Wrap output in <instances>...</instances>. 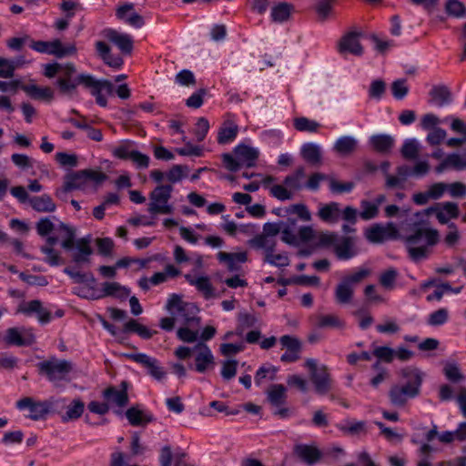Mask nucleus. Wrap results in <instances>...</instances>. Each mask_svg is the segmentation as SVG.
<instances>
[{
    "mask_svg": "<svg viewBox=\"0 0 466 466\" xmlns=\"http://www.w3.org/2000/svg\"><path fill=\"white\" fill-rule=\"evenodd\" d=\"M434 213L441 224L448 223L459 216V207L453 202L439 203L414 215V219L407 225L405 246L410 257L419 261L425 258L431 247L439 241V233L431 228L429 217Z\"/></svg>",
    "mask_w": 466,
    "mask_h": 466,
    "instance_id": "1",
    "label": "nucleus"
},
{
    "mask_svg": "<svg viewBox=\"0 0 466 466\" xmlns=\"http://www.w3.org/2000/svg\"><path fill=\"white\" fill-rule=\"evenodd\" d=\"M44 75L48 78L56 76L55 84L59 91L66 95H71L78 85H83L95 97L96 104L102 107L107 106V97L114 92V86L110 81L96 80L87 74L76 75V68L71 64H46L44 66Z\"/></svg>",
    "mask_w": 466,
    "mask_h": 466,
    "instance_id": "2",
    "label": "nucleus"
},
{
    "mask_svg": "<svg viewBox=\"0 0 466 466\" xmlns=\"http://www.w3.org/2000/svg\"><path fill=\"white\" fill-rule=\"evenodd\" d=\"M166 309L173 318H163L160 320V327L165 330H171L174 327L175 320H182L187 324L196 322L199 324V319L196 316L198 308L192 303H185L181 297L173 294L168 299Z\"/></svg>",
    "mask_w": 466,
    "mask_h": 466,
    "instance_id": "3",
    "label": "nucleus"
},
{
    "mask_svg": "<svg viewBox=\"0 0 466 466\" xmlns=\"http://www.w3.org/2000/svg\"><path fill=\"white\" fill-rule=\"evenodd\" d=\"M406 382L394 386L390 391V400L394 405H403L408 400L415 398L422 382V372L415 368H408L402 371Z\"/></svg>",
    "mask_w": 466,
    "mask_h": 466,
    "instance_id": "4",
    "label": "nucleus"
},
{
    "mask_svg": "<svg viewBox=\"0 0 466 466\" xmlns=\"http://www.w3.org/2000/svg\"><path fill=\"white\" fill-rule=\"evenodd\" d=\"M175 355L179 360H186L190 356L195 360V370L199 373H204L215 365V358L210 348L200 341L193 347L180 346L175 350Z\"/></svg>",
    "mask_w": 466,
    "mask_h": 466,
    "instance_id": "5",
    "label": "nucleus"
},
{
    "mask_svg": "<svg viewBox=\"0 0 466 466\" xmlns=\"http://www.w3.org/2000/svg\"><path fill=\"white\" fill-rule=\"evenodd\" d=\"M410 222H409L410 224ZM408 223L401 224L398 228L394 223H387L386 225L375 224L365 230L366 238L371 243H381L386 240L403 238L408 232L406 230Z\"/></svg>",
    "mask_w": 466,
    "mask_h": 466,
    "instance_id": "6",
    "label": "nucleus"
},
{
    "mask_svg": "<svg viewBox=\"0 0 466 466\" xmlns=\"http://www.w3.org/2000/svg\"><path fill=\"white\" fill-rule=\"evenodd\" d=\"M304 366L309 370L315 391L319 395L326 394L331 386L329 374L325 365H319L315 359H308Z\"/></svg>",
    "mask_w": 466,
    "mask_h": 466,
    "instance_id": "7",
    "label": "nucleus"
},
{
    "mask_svg": "<svg viewBox=\"0 0 466 466\" xmlns=\"http://www.w3.org/2000/svg\"><path fill=\"white\" fill-rule=\"evenodd\" d=\"M40 370L54 383L69 380L72 365L66 360H51L40 363Z\"/></svg>",
    "mask_w": 466,
    "mask_h": 466,
    "instance_id": "8",
    "label": "nucleus"
},
{
    "mask_svg": "<svg viewBox=\"0 0 466 466\" xmlns=\"http://www.w3.org/2000/svg\"><path fill=\"white\" fill-rule=\"evenodd\" d=\"M172 187L170 186L157 187L150 196L149 212L153 214H170L173 210L172 206L168 203Z\"/></svg>",
    "mask_w": 466,
    "mask_h": 466,
    "instance_id": "9",
    "label": "nucleus"
},
{
    "mask_svg": "<svg viewBox=\"0 0 466 466\" xmlns=\"http://www.w3.org/2000/svg\"><path fill=\"white\" fill-rule=\"evenodd\" d=\"M30 47L38 53L53 55L59 58L76 52L74 46L70 45L65 46L58 39L52 41H34L31 43Z\"/></svg>",
    "mask_w": 466,
    "mask_h": 466,
    "instance_id": "10",
    "label": "nucleus"
},
{
    "mask_svg": "<svg viewBox=\"0 0 466 466\" xmlns=\"http://www.w3.org/2000/svg\"><path fill=\"white\" fill-rule=\"evenodd\" d=\"M99 175L93 171H81L66 177L65 182L66 190L82 189L95 187L99 183Z\"/></svg>",
    "mask_w": 466,
    "mask_h": 466,
    "instance_id": "11",
    "label": "nucleus"
},
{
    "mask_svg": "<svg viewBox=\"0 0 466 466\" xmlns=\"http://www.w3.org/2000/svg\"><path fill=\"white\" fill-rule=\"evenodd\" d=\"M16 408L26 411L25 416L35 420L43 419L50 410L48 402L37 401L32 398L21 399L16 402Z\"/></svg>",
    "mask_w": 466,
    "mask_h": 466,
    "instance_id": "12",
    "label": "nucleus"
},
{
    "mask_svg": "<svg viewBox=\"0 0 466 466\" xmlns=\"http://www.w3.org/2000/svg\"><path fill=\"white\" fill-rule=\"evenodd\" d=\"M16 313L30 317L35 316L42 324L48 323L51 320V313L36 299L22 301L17 307Z\"/></svg>",
    "mask_w": 466,
    "mask_h": 466,
    "instance_id": "13",
    "label": "nucleus"
},
{
    "mask_svg": "<svg viewBox=\"0 0 466 466\" xmlns=\"http://www.w3.org/2000/svg\"><path fill=\"white\" fill-rule=\"evenodd\" d=\"M57 242H60L62 248L66 250H73L75 243L74 231L71 228L59 221L57 222V228L54 236L47 238V243L50 246Z\"/></svg>",
    "mask_w": 466,
    "mask_h": 466,
    "instance_id": "14",
    "label": "nucleus"
},
{
    "mask_svg": "<svg viewBox=\"0 0 466 466\" xmlns=\"http://www.w3.org/2000/svg\"><path fill=\"white\" fill-rule=\"evenodd\" d=\"M185 279L191 286L195 287L205 299H211L215 296V289L208 275L192 272L186 274Z\"/></svg>",
    "mask_w": 466,
    "mask_h": 466,
    "instance_id": "15",
    "label": "nucleus"
},
{
    "mask_svg": "<svg viewBox=\"0 0 466 466\" xmlns=\"http://www.w3.org/2000/svg\"><path fill=\"white\" fill-rule=\"evenodd\" d=\"M116 15L120 21L134 28H141L145 24L144 18L137 13L133 4L128 3L118 6Z\"/></svg>",
    "mask_w": 466,
    "mask_h": 466,
    "instance_id": "16",
    "label": "nucleus"
},
{
    "mask_svg": "<svg viewBox=\"0 0 466 466\" xmlns=\"http://www.w3.org/2000/svg\"><path fill=\"white\" fill-rule=\"evenodd\" d=\"M104 399L111 408L123 409L128 401L127 390L125 387V383H122V387L109 388L103 393Z\"/></svg>",
    "mask_w": 466,
    "mask_h": 466,
    "instance_id": "17",
    "label": "nucleus"
},
{
    "mask_svg": "<svg viewBox=\"0 0 466 466\" xmlns=\"http://www.w3.org/2000/svg\"><path fill=\"white\" fill-rule=\"evenodd\" d=\"M339 52L340 54H352L360 56L363 52L360 43V35L356 32L345 34L339 43Z\"/></svg>",
    "mask_w": 466,
    "mask_h": 466,
    "instance_id": "18",
    "label": "nucleus"
},
{
    "mask_svg": "<svg viewBox=\"0 0 466 466\" xmlns=\"http://www.w3.org/2000/svg\"><path fill=\"white\" fill-rule=\"evenodd\" d=\"M4 339L7 344L22 346L31 344L35 337L30 329L11 328L7 329Z\"/></svg>",
    "mask_w": 466,
    "mask_h": 466,
    "instance_id": "19",
    "label": "nucleus"
},
{
    "mask_svg": "<svg viewBox=\"0 0 466 466\" xmlns=\"http://www.w3.org/2000/svg\"><path fill=\"white\" fill-rule=\"evenodd\" d=\"M105 36L124 54H130L133 49V39L130 35L114 29L105 30Z\"/></svg>",
    "mask_w": 466,
    "mask_h": 466,
    "instance_id": "20",
    "label": "nucleus"
},
{
    "mask_svg": "<svg viewBox=\"0 0 466 466\" xmlns=\"http://www.w3.org/2000/svg\"><path fill=\"white\" fill-rule=\"evenodd\" d=\"M334 249L337 257L342 260H348L358 254L355 238L352 237H338Z\"/></svg>",
    "mask_w": 466,
    "mask_h": 466,
    "instance_id": "21",
    "label": "nucleus"
},
{
    "mask_svg": "<svg viewBox=\"0 0 466 466\" xmlns=\"http://www.w3.org/2000/svg\"><path fill=\"white\" fill-rule=\"evenodd\" d=\"M280 343L287 350L281 355L280 360L284 362H293L299 358L300 342L298 339L285 335L280 338Z\"/></svg>",
    "mask_w": 466,
    "mask_h": 466,
    "instance_id": "22",
    "label": "nucleus"
},
{
    "mask_svg": "<svg viewBox=\"0 0 466 466\" xmlns=\"http://www.w3.org/2000/svg\"><path fill=\"white\" fill-rule=\"evenodd\" d=\"M234 155L244 167H253L258 157V149L242 143L238 144L234 148Z\"/></svg>",
    "mask_w": 466,
    "mask_h": 466,
    "instance_id": "23",
    "label": "nucleus"
},
{
    "mask_svg": "<svg viewBox=\"0 0 466 466\" xmlns=\"http://www.w3.org/2000/svg\"><path fill=\"white\" fill-rule=\"evenodd\" d=\"M238 133V125L233 119H226L218 131V143L220 145L231 144Z\"/></svg>",
    "mask_w": 466,
    "mask_h": 466,
    "instance_id": "24",
    "label": "nucleus"
},
{
    "mask_svg": "<svg viewBox=\"0 0 466 466\" xmlns=\"http://www.w3.org/2000/svg\"><path fill=\"white\" fill-rule=\"evenodd\" d=\"M370 147L380 154H388L395 145V139L388 134H375L369 137Z\"/></svg>",
    "mask_w": 466,
    "mask_h": 466,
    "instance_id": "25",
    "label": "nucleus"
},
{
    "mask_svg": "<svg viewBox=\"0 0 466 466\" xmlns=\"http://www.w3.org/2000/svg\"><path fill=\"white\" fill-rule=\"evenodd\" d=\"M466 168V153H452L448 155L435 168L441 174L446 169L462 170Z\"/></svg>",
    "mask_w": 466,
    "mask_h": 466,
    "instance_id": "26",
    "label": "nucleus"
},
{
    "mask_svg": "<svg viewBox=\"0 0 466 466\" xmlns=\"http://www.w3.org/2000/svg\"><path fill=\"white\" fill-rule=\"evenodd\" d=\"M299 459L309 466L317 463L321 458L320 451L314 445L299 444L295 447Z\"/></svg>",
    "mask_w": 466,
    "mask_h": 466,
    "instance_id": "27",
    "label": "nucleus"
},
{
    "mask_svg": "<svg viewBox=\"0 0 466 466\" xmlns=\"http://www.w3.org/2000/svg\"><path fill=\"white\" fill-rule=\"evenodd\" d=\"M217 258L220 263L227 265L229 271L233 272L238 271L240 268V265L247 261L248 255L245 251L236 253L220 251L217 254Z\"/></svg>",
    "mask_w": 466,
    "mask_h": 466,
    "instance_id": "28",
    "label": "nucleus"
},
{
    "mask_svg": "<svg viewBox=\"0 0 466 466\" xmlns=\"http://www.w3.org/2000/svg\"><path fill=\"white\" fill-rule=\"evenodd\" d=\"M99 299L103 297H114L120 299H127L130 290L117 282H105L98 290Z\"/></svg>",
    "mask_w": 466,
    "mask_h": 466,
    "instance_id": "29",
    "label": "nucleus"
},
{
    "mask_svg": "<svg viewBox=\"0 0 466 466\" xmlns=\"http://www.w3.org/2000/svg\"><path fill=\"white\" fill-rule=\"evenodd\" d=\"M96 50L103 61L115 69H119L123 66V59L117 56L113 55L110 51V47L102 41H98L96 44Z\"/></svg>",
    "mask_w": 466,
    "mask_h": 466,
    "instance_id": "30",
    "label": "nucleus"
},
{
    "mask_svg": "<svg viewBox=\"0 0 466 466\" xmlns=\"http://www.w3.org/2000/svg\"><path fill=\"white\" fill-rule=\"evenodd\" d=\"M318 216L324 222L330 224L337 223L341 217L340 205L337 202L321 205L319 208Z\"/></svg>",
    "mask_w": 466,
    "mask_h": 466,
    "instance_id": "31",
    "label": "nucleus"
},
{
    "mask_svg": "<svg viewBox=\"0 0 466 466\" xmlns=\"http://www.w3.org/2000/svg\"><path fill=\"white\" fill-rule=\"evenodd\" d=\"M385 200L384 195H380L373 201L362 200L360 202L361 211L360 212V217L364 220L374 218L378 215L380 206Z\"/></svg>",
    "mask_w": 466,
    "mask_h": 466,
    "instance_id": "32",
    "label": "nucleus"
},
{
    "mask_svg": "<svg viewBox=\"0 0 466 466\" xmlns=\"http://www.w3.org/2000/svg\"><path fill=\"white\" fill-rule=\"evenodd\" d=\"M429 170V162L427 160H420L413 167H410L409 166L399 167L397 174H399L402 178L410 177H424Z\"/></svg>",
    "mask_w": 466,
    "mask_h": 466,
    "instance_id": "33",
    "label": "nucleus"
},
{
    "mask_svg": "<svg viewBox=\"0 0 466 466\" xmlns=\"http://www.w3.org/2000/svg\"><path fill=\"white\" fill-rule=\"evenodd\" d=\"M23 90L32 98L50 102L53 100L55 93L52 88L47 86H39L35 84L22 86Z\"/></svg>",
    "mask_w": 466,
    "mask_h": 466,
    "instance_id": "34",
    "label": "nucleus"
},
{
    "mask_svg": "<svg viewBox=\"0 0 466 466\" xmlns=\"http://www.w3.org/2000/svg\"><path fill=\"white\" fill-rule=\"evenodd\" d=\"M302 157L310 164H318L321 159V147L319 144L309 142L301 146Z\"/></svg>",
    "mask_w": 466,
    "mask_h": 466,
    "instance_id": "35",
    "label": "nucleus"
},
{
    "mask_svg": "<svg viewBox=\"0 0 466 466\" xmlns=\"http://www.w3.org/2000/svg\"><path fill=\"white\" fill-rule=\"evenodd\" d=\"M358 146V140L353 136H341L334 143L333 149L340 155L352 153Z\"/></svg>",
    "mask_w": 466,
    "mask_h": 466,
    "instance_id": "36",
    "label": "nucleus"
},
{
    "mask_svg": "<svg viewBox=\"0 0 466 466\" xmlns=\"http://www.w3.org/2000/svg\"><path fill=\"white\" fill-rule=\"evenodd\" d=\"M198 229L199 230H208V227L205 224H196L193 227H180L179 234L180 237L187 242L192 245H196L199 239H201V236L198 233Z\"/></svg>",
    "mask_w": 466,
    "mask_h": 466,
    "instance_id": "37",
    "label": "nucleus"
},
{
    "mask_svg": "<svg viewBox=\"0 0 466 466\" xmlns=\"http://www.w3.org/2000/svg\"><path fill=\"white\" fill-rule=\"evenodd\" d=\"M31 207L37 212H54L56 204L47 195L34 197L29 199Z\"/></svg>",
    "mask_w": 466,
    "mask_h": 466,
    "instance_id": "38",
    "label": "nucleus"
},
{
    "mask_svg": "<svg viewBox=\"0 0 466 466\" xmlns=\"http://www.w3.org/2000/svg\"><path fill=\"white\" fill-rule=\"evenodd\" d=\"M128 421L134 426L144 425L151 420V417L145 410L139 407H132L126 412Z\"/></svg>",
    "mask_w": 466,
    "mask_h": 466,
    "instance_id": "39",
    "label": "nucleus"
},
{
    "mask_svg": "<svg viewBox=\"0 0 466 466\" xmlns=\"http://www.w3.org/2000/svg\"><path fill=\"white\" fill-rule=\"evenodd\" d=\"M431 103L436 106H444L451 101V95L446 86H435L431 92Z\"/></svg>",
    "mask_w": 466,
    "mask_h": 466,
    "instance_id": "40",
    "label": "nucleus"
},
{
    "mask_svg": "<svg viewBox=\"0 0 466 466\" xmlns=\"http://www.w3.org/2000/svg\"><path fill=\"white\" fill-rule=\"evenodd\" d=\"M249 245L256 249H261L265 253V258L268 255L269 252L274 250L275 243L271 239V238L259 235L249 240Z\"/></svg>",
    "mask_w": 466,
    "mask_h": 466,
    "instance_id": "41",
    "label": "nucleus"
},
{
    "mask_svg": "<svg viewBox=\"0 0 466 466\" xmlns=\"http://www.w3.org/2000/svg\"><path fill=\"white\" fill-rule=\"evenodd\" d=\"M292 6L287 3H279L271 8V19L276 23L286 21L291 12Z\"/></svg>",
    "mask_w": 466,
    "mask_h": 466,
    "instance_id": "42",
    "label": "nucleus"
},
{
    "mask_svg": "<svg viewBox=\"0 0 466 466\" xmlns=\"http://www.w3.org/2000/svg\"><path fill=\"white\" fill-rule=\"evenodd\" d=\"M339 429L346 433L358 434L365 431L366 423L363 420H345L339 422Z\"/></svg>",
    "mask_w": 466,
    "mask_h": 466,
    "instance_id": "43",
    "label": "nucleus"
},
{
    "mask_svg": "<svg viewBox=\"0 0 466 466\" xmlns=\"http://www.w3.org/2000/svg\"><path fill=\"white\" fill-rule=\"evenodd\" d=\"M182 141L185 143V147L176 148V152L183 157H201L203 155V147L198 145H194L187 140V137L183 136Z\"/></svg>",
    "mask_w": 466,
    "mask_h": 466,
    "instance_id": "44",
    "label": "nucleus"
},
{
    "mask_svg": "<svg viewBox=\"0 0 466 466\" xmlns=\"http://www.w3.org/2000/svg\"><path fill=\"white\" fill-rule=\"evenodd\" d=\"M304 177V169L299 168L293 175L287 177L284 183L293 194L303 187L302 181Z\"/></svg>",
    "mask_w": 466,
    "mask_h": 466,
    "instance_id": "45",
    "label": "nucleus"
},
{
    "mask_svg": "<svg viewBox=\"0 0 466 466\" xmlns=\"http://www.w3.org/2000/svg\"><path fill=\"white\" fill-rule=\"evenodd\" d=\"M85 405L80 400H74L71 404L66 408V413L63 416V420L67 421L70 420L78 419L84 412Z\"/></svg>",
    "mask_w": 466,
    "mask_h": 466,
    "instance_id": "46",
    "label": "nucleus"
},
{
    "mask_svg": "<svg viewBox=\"0 0 466 466\" xmlns=\"http://www.w3.org/2000/svg\"><path fill=\"white\" fill-rule=\"evenodd\" d=\"M420 149V142L416 138L406 139L401 147V155L407 159L417 157Z\"/></svg>",
    "mask_w": 466,
    "mask_h": 466,
    "instance_id": "47",
    "label": "nucleus"
},
{
    "mask_svg": "<svg viewBox=\"0 0 466 466\" xmlns=\"http://www.w3.org/2000/svg\"><path fill=\"white\" fill-rule=\"evenodd\" d=\"M353 294V286L345 279L339 283L336 289V299L340 303L350 302Z\"/></svg>",
    "mask_w": 466,
    "mask_h": 466,
    "instance_id": "48",
    "label": "nucleus"
},
{
    "mask_svg": "<svg viewBox=\"0 0 466 466\" xmlns=\"http://www.w3.org/2000/svg\"><path fill=\"white\" fill-rule=\"evenodd\" d=\"M277 372L278 369L273 365L268 364L260 367L255 376L256 384L260 385L264 380H274Z\"/></svg>",
    "mask_w": 466,
    "mask_h": 466,
    "instance_id": "49",
    "label": "nucleus"
},
{
    "mask_svg": "<svg viewBox=\"0 0 466 466\" xmlns=\"http://www.w3.org/2000/svg\"><path fill=\"white\" fill-rule=\"evenodd\" d=\"M285 397L286 388L282 385H273L268 391V399L275 406L282 404Z\"/></svg>",
    "mask_w": 466,
    "mask_h": 466,
    "instance_id": "50",
    "label": "nucleus"
},
{
    "mask_svg": "<svg viewBox=\"0 0 466 466\" xmlns=\"http://www.w3.org/2000/svg\"><path fill=\"white\" fill-rule=\"evenodd\" d=\"M57 224H55L50 218H41L36 224L37 233L42 237H53L56 233Z\"/></svg>",
    "mask_w": 466,
    "mask_h": 466,
    "instance_id": "51",
    "label": "nucleus"
},
{
    "mask_svg": "<svg viewBox=\"0 0 466 466\" xmlns=\"http://www.w3.org/2000/svg\"><path fill=\"white\" fill-rule=\"evenodd\" d=\"M96 284H81L74 288V293L78 297L97 299H99L98 290L95 289Z\"/></svg>",
    "mask_w": 466,
    "mask_h": 466,
    "instance_id": "52",
    "label": "nucleus"
},
{
    "mask_svg": "<svg viewBox=\"0 0 466 466\" xmlns=\"http://www.w3.org/2000/svg\"><path fill=\"white\" fill-rule=\"evenodd\" d=\"M386 91V84L381 79H375L371 81L368 95L370 99L380 101L381 100Z\"/></svg>",
    "mask_w": 466,
    "mask_h": 466,
    "instance_id": "53",
    "label": "nucleus"
},
{
    "mask_svg": "<svg viewBox=\"0 0 466 466\" xmlns=\"http://www.w3.org/2000/svg\"><path fill=\"white\" fill-rule=\"evenodd\" d=\"M167 280V273L157 272L151 278L143 277L138 280L141 289L147 290L151 286H156Z\"/></svg>",
    "mask_w": 466,
    "mask_h": 466,
    "instance_id": "54",
    "label": "nucleus"
},
{
    "mask_svg": "<svg viewBox=\"0 0 466 466\" xmlns=\"http://www.w3.org/2000/svg\"><path fill=\"white\" fill-rule=\"evenodd\" d=\"M64 272L67 274L75 283L81 284H96V279L91 274L81 273L70 268H65Z\"/></svg>",
    "mask_w": 466,
    "mask_h": 466,
    "instance_id": "55",
    "label": "nucleus"
},
{
    "mask_svg": "<svg viewBox=\"0 0 466 466\" xmlns=\"http://www.w3.org/2000/svg\"><path fill=\"white\" fill-rule=\"evenodd\" d=\"M295 224L296 222L292 221L291 225H287L285 228H282L281 239L289 245L299 246L298 232L295 229Z\"/></svg>",
    "mask_w": 466,
    "mask_h": 466,
    "instance_id": "56",
    "label": "nucleus"
},
{
    "mask_svg": "<svg viewBox=\"0 0 466 466\" xmlns=\"http://www.w3.org/2000/svg\"><path fill=\"white\" fill-rule=\"evenodd\" d=\"M436 436H438L439 440L441 441V442H445V443H450L451 441H453L454 440H458L457 439V433H456V431H443L441 433H438L437 430H436V427H434L433 429L430 430L427 434H426V440L428 441H432Z\"/></svg>",
    "mask_w": 466,
    "mask_h": 466,
    "instance_id": "57",
    "label": "nucleus"
},
{
    "mask_svg": "<svg viewBox=\"0 0 466 466\" xmlns=\"http://www.w3.org/2000/svg\"><path fill=\"white\" fill-rule=\"evenodd\" d=\"M294 127L299 131L316 132L319 124L307 117H298L294 120Z\"/></svg>",
    "mask_w": 466,
    "mask_h": 466,
    "instance_id": "58",
    "label": "nucleus"
},
{
    "mask_svg": "<svg viewBox=\"0 0 466 466\" xmlns=\"http://www.w3.org/2000/svg\"><path fill=\"white\" fill-rule=\"evenodd\" d=\"M187 167L186 166L175 165L166 174V177L169 182L177 183L186 177Z\"/></svg>",
    "mask_w": 466,
    "mask_h": 466,
    "instance_id": "59",
    "label": "nucleus"
},
{
    "mask_svg": "<svg viewBox=\"0 0 466 466\" xmlns=\"http://www.w3.org/2000/svg\"><path fill=\"white\" fill-rule=\"evenodd\" d=\"M409 92V86L405 79H397L391 84V93L394 98L398 100L403 99Z\"/></svg>",
    "mask_w": 466,
    "mask_h": 466,
    "instance_id": "60",
    "label": "nucleus"
},
{
    "mask_svg": "<svg viewBox=\"0 0 466 466\" xmlns=\"http://www.w3.org/2000/svg\"><path fill=\"white\" fill-rule=\"evenodd\" d=\"M398 276V271L394 268H389L383 271L380 276V283L386 289H392Z\"/></svg>",
    "mask_w": 466,
    "mask_h": 466,
    "instance_id": "61",
    "label": "nucleus"
},
{
    "mask_svg": "<svg viewBox=\"0 0 466 466\" xmlns=\"http://www.w3.org/2000/svg\"><path fill=\"white\" fill-rule=\"evenodd\" d=\"M209 123L208 120L205 117H199L195 125V128L193 133L196 137V139L200 142L203 141L209 130Z\"/></svg>",
    "mask_w": 466,
    "mask_h": 466,
    "instance_id": "62",
    "label": "nucleus"
},
{
    "mask_svg": "<svg viewBox=\"0 0 466 466\" xmlns=\"http://www.w3.org/2000/svg\"><path fill=\"white\" fill-rule=\"evenodd\" d=\"M238 361L236 360H228L222 362L221 376L223 380H229L237 374Z\"/></svg>",
    "mask_w": 466,
    "mask_h": 466,
    "instance_id": "63",
    "label": "nucleus"
},
{
    "mask_svg": "<svg viewBox=\"0 0 466 466\" xmlns=\"http://www.w3.org/2000/svg\"><path fill=\"white\" fill-rule=\"evenodd\" d=\"M287 212L289 214L297 215L299 219L303 221L311 220V213L304 204H294L288 208Z\"/></svg>",
    "mask_w": 466,
    "mask_h": 466,
    "instance_id": "64",
    "label": "nucleus"
}]
</instances>
